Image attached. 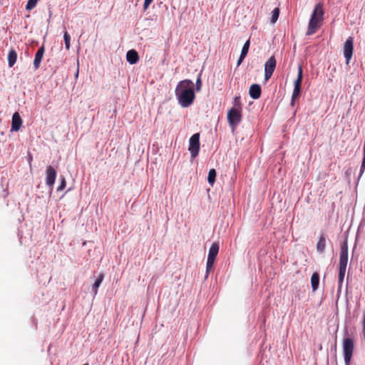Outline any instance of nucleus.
<instances>
[{
  "mask_svg": "<svg viewBox=\"0 0 365 365\" xmlns=\"http://www.w3.org/2000/svg\"><path fill=\"white\" fill-rule=\"evenodd\" d=\"M215 259H212V258H208V257H207V264L208 266H210V265L213 266L214 262H215Z\"/></svg>",
  "mask_w": 365,
  "mask_h": 365,
  "instance_id": "7c9ffc66",
  "label": "nucleus"
},
{
  "mask_svg": "<svg viewBox=\"0 0 365 365\" xmlns=\"http://www.w3.org/2000/svg\"><path fill=\"white\" fill-rule=\"evenodd\" d=\"M362 332L364 337L365 339V312L364 313L363 320H362Z\"/></svg>",
  "mask_w": 365,
  "mask_h": 365,
  "instance_id": "c756f323",
  "label": "nucleus"
},
{
  "mask_svg": "<svg viewBox=\"0 0 365 365\" xmlns=\"http://www.w3.org/2000/svg\"><path fill=\"white\" fill-rule=\"evenodd\" d=\"M348 263V244L344 241L340 247L339 264V287H341L344 279L346 266Z\"/></svg>",
  "mask_w": 365,
  "mask_h": 365,
  "instance_id": "7ed1b4c3",
  "label": "nucleus"
},
{
  "mask_svg": "<svg viewBox=\"0 0 365 365\" xmlns=\"http://www.w3.org/2000/svg\"><path fill=\"white\" fill-rule=\"evenodd\" d=\"M126 59L127 61L129 62L130 64L136 63L139 60V56L138 52L133 49L128 51L126 54Z\"/></svg>",
  "mask_w": 365,
  "mask_h": 365,
  "instance_id": "4468645a",
  "label": "nucleus"
},
{
  "mask_svg": "<svg viewBox=\"0 0 365 365\" xmlns=\"http://www.w3.org/2000/svg\"><path fill=\"white\" fill-rule=\"evenodd\" d=\"M212 267L213 266H212V265L208 266L207 264H206V273H207L206 276H205L206 278L207 277V275H208L210 271L212 269Z\"/></svg>",
  "mask_w": 365,
  "mask_h": 365,
  "instance_id": "2f4dec72",
  "label": "nucleus"
},
{
  "mask_svg": "<svg viewBox=\"0 0 365 365\" xmlns=\"http://www.w3.org/2000/svg\"><path fill=\"white\" fill-rule=\"evenodd\" d=\"M277 66V61L274 56H271L264 64V81H267L272 77Z\"/></svg>",
  "mask_w": 365,
  "mask_h": 365,
  "instance_id": "6e6552de",
  "label": "nucleus"
},
{
  "mask_svg": "<svg viewBox=\"0 0 365 365\" xmlns=\"http://www.w3.org/2000/svg\"><path fill=\"white\" fill-rule=\"evenodd\" d=\"M22 124L21 118L18 112H15L12 116L11 130L17 131L20 129Z\"/></svg>",
  "mask_w": 365,
  "mask_h": 365,
  "instance_id": "9d476101",
  "label": "nucleus"
},
{
  "mask_svg": "<svg viewBox=\"0 0 365 365\" xmlns=\"http://www.w3.org/2000/svg\"><path fill=\"white\" fill-rule=\"evenodd\" d=\"M36 4L37 0H29L26 6V10L33 9L36 6Z\"/></svg>",
  "mask_w": 365,
  "mask_h": 365,
  "instance_id": "bb28decb",
  "label": "nucleus"
},
{
  "mask_svg": "<svg viewBox=\"0 0 365 365\" xmlns=\"http://www.w3.org/2000/svg\"><path fill=\"white\" fill-rule=\"evenodd\" d=\"M201 87H202V81H201L200 76H199L196 81V90L200 91L201 89Z\"/></svg>",
  "mask_w": 365,
  "mask_h": 365,
  "instance_id": "cd10ccee",
  "label": "nucleus"
},
{
  "mask_svg": "<svg viewBox=\"0 0 365 365\" xmlns=\"http://www.w3.org/2000/svg\"><path fill=\"white\" fill-rule=\"evenodd\" d=\"M45 51V48L43 46H41L37 51L35 55L34 61V67L36 70L39 68L41 60L43 56V53Z\"/></svg>",
  "mask_w": 365,
  "mask_h": 365,
  "instance_id": "9b49d317",
  "label": "nucleus"
},
{
  "mask_svg": "<svg viewBox=\"0 0 365 365\" xmlns=\"http://www.w3.org/2000/svg\"><path fill=\"white\" fill-rule=\"evenodd\" d=\"M219 252V245L216 242L212 244L208 253V258L215 259L216 258Z\"/></svg>",
  "mask_w": 365,
  "mask_h": 365,
  "instance_id": "dca6fc26",
  "label": "nucleus"
},
{
  "mask_svg": "<svg viewBox=\"0 0 365 365\" xmlns=\"http://www.w3.org/2000/svg\"><path fill=\"white\" fill-rule=\"evenodd\" d=\"M63 38H64V41H65V46H66V48L67 50H68L70 48V40H71V37H70V35L68 34L67 31H66L64 33V35H63Z\"/></svg>",
  "mask_w": 365,
  "mask_h": 365,
  "instance_id": "393cba45",
  "label": "nucleus"
},
{
  "mask_svg": "<svg viewBox=\"0 0 365 365\" xmlns=\"http://www.w3.org/2000/svg\"><path fill=\"white\" fill-rule=\"evenodd\" d=\"M233 105H234V106L232 108L242 110V105L240 96H235L234 98Z\"/></svg>",
  "mask_w": 365,
  "mask_h": 365,
  "instance_id": "5701e85b",
  "label": "nucleus"
},
{
  "mask_svg": "<svg viewBox=\"0 0 365 365\" xmlns=\"http://www.w3.org/2000/svg\"><path fill=\"white\" fill-rule=\"evenodd\" d=\"M216 171L215 169H210L208 173L207 181L210 185H213L215 181Z\"/></svg>",
  "mask_w": 365,
  "mask_h": 365,
  "instance_id": "4be33fe9",
  "label": "nucleus"
},
{
  "mask_svg": "<svg viewBox=\"0 0 365 365\" xmlns=\"http://www.w3.org/2000/svg\"><path fill=\"white\" fill-rule=\"evenodd\" d=\"M326 247V237L324 234H322L319 237V241L317 244V251L322 254L324 252Z\"/></svg>",
  "mask_w": 365,
  "mask_h": 365,
  "instance_id": "2eb2a0df",
  "label": "nucleus"
},
{
  "mask_svg": "<svg viewBox=\"0 0 365 365\" xmlns=\"http://www.w3.org/2000/svg\"><path fill=\"white\" fill-rule=\"evenodd\" d=\"M354 52V38L353 37H349L343 46V53L346 58V64L349 65L350 60L352 58Z\"/></svg>",
  "mask_w": 365,
  "mask_h": 365,
  "instance_id": "0eeeda50",
  "label": "nucleus"
},
{
  "mask_svg": "<svg viewBox=\"0 0 365 365\" xmlns=\"http://www.w3.org/2000/svg\"><path fill=\"white\" fill-rule=\"evenodd\" d=\"M303 78V73L302 66L298 68L297 78L294 81V86L301 87Z\"/></svg>",
  "mask_w": 365,
  "mask_h": 365,
  "instance_id": "aec40b11",
  "label": "nucleus"
},
{
  "mask_svg": "<svg viewBox=\"0 0 365 365\" xmlns=\"http://www.w3.org/2000/svg\"><path fill=\"white\" fill-rule=\"evenodd\" d=\"M227 120L232 130H235L242 120V110L231 108L227 113Z\"/></svg>",
  "mask_w": 365,
  "mask_h": 365,
  "instance_id": "39448f33",
  "label": "nucleus"
},
{
  "mask_svg": "<svg viewBox=\"0 0 365 365\" xmlns=\"http://www.w3.org/2000/svg\"><path fill=\"white\" fill-rule=\"evenodd\" d=\"M300 92H301V87H297V86L294 87L292 96V102H291V104L292 106L294 105V101L299 97Z\"/></svg>",
  "mask_w": 365,
  "mask_h": 365,
  "instance_id": "412c9836",
  "label": "nucleus"
},
{
  "mask_svg": "<svg viewBox=\"0 0 365 365\" xmlns=\"http://www.w3.org/2000/svg\"><path fill=\"white\" fill-rule=\"evenodd\" d=\"M56 178V171L51 165L48 166L46 170V183L50 187H53Z\"/></svg>",
  "mask_w": 365,
  "mask_h": 365,
  "instance_id": "1a4fd4ad",
  "label": "nucleus"
},
{
  "mask_svg": "<svg viewBox=\"0 0 365 365\" xmlns=\"http://www.w3.org/2000/svg\"><path fill=\"white\" fill-rule=\"evenodd\" d=\"M175 93L179 104L183 108L189 107L195 98L193 82L189 79L180 81Z\"/></svg>",
  "mask_w": 365,
  "mask_h": 365,
  "instance_id": "f257e3e1",
  "label": "nucleus"
},
{
  "mask_svg": "<svg viewBox=\"0 0 365 365\" xmlns=\"http://www.w3.org/2000/svg\"><path fill=\"white\" fill-rule=\"evenodd\" d=\"M250 39H248L245 43L243 47L242 48L241 54H240V58L237 63V66H239L242 63V62L243 61V60L245 59L246 56L247 55V53H248V51L250 48Z\"/></svg>",
  "mask_w": 365,
  "mask_h": 365,
  "instance_id": "ddd939ff",
  "label": "nucleus"
},
{
  "mask_svg": "<svg viewBox=\"0 0 365 365\" xmlns=\"http://www.w3.org/2000/svg\"><path fill=\"white\" fill-rule=\"evenodd\" d=\"M103 278H104L103 274L101 273L99 274L98 277L97 278V279L96 280V282H94V284H93L92 289H93L95 295L97 294L98 289L100 287L101 284L102 283Z\"/></svg>",
  "mask_w": 365,
  "mask_h": 365,
  "instance_id": "6ab92c4d",
  "label": "nucleus"
},
{
  "mask_svg": "<svg viewBox=\"0 0 365 365\" xmlns=\"http://www.w3.org/2000/svg\"><path fill=\"white\" fill-rule=\"evenodd\" d=\"M324 16V9L322 3L317 4L311 16V19L309 22L307 35L311 36L317 32V31L321 27L323 22Z\"/></svg>",
  "mask_w": 365,
  "mask_h": 365,
  "instance_id": "f03ea898",
  "label": "nucleus"
},
{
  "mask_svg": "<svg viewBox=\"0 0 365 365\" xmlns=\"http://www.w3.org/2000/svg\"><path fill=\"white\" fill-rule=\"evenodd\" d=\"M17 60V53L14 49H11L8 53V63L9 67H12Z\"/></svg>",
  "mask_w": 365,
  "mask_h": 365,
  "instance_id": "f3484780",
  "label": "nucleus"
},
{
  "mask_svg": "<svg viewBox=\"0 0 365 365\" xmlns=\"http://www.w3.org/2000/svg\"><path fill=\"white\" fill-rule=\"evenodd\" d=\"M343 351L346 365H349L354 351V341L351 338H345L343 341Z\"/></svg>",
  "mask_w": 365,
  "mask_h": 365,
  "instance_id": "20e7f679",
  "label": "nucleus"
},
{
  "mask_svg": "<svg viewBox=\"0 0 365 365\" xmlns=\"http://www.w3.org/2000/svg\"><path fill=\"white\" fill-rule=\"evenodd\" d=\"M279 9L275 8L272 12V17H271V23L272 24H274L277 21V19L279 18Z\"/></svg>",
  "mask_w": 365,
  "mask_h": 365,
  "instance_id": "b1692460",
  "label": "nucleus"
},
{
  "mask_svg": "<svg viewBox=\"0 0 365 365\" xmlns=\"http://www.w3.org/2000/svg\"><path fill=\"white\" fill-rule=\"evenodd\" d=\"M189 151L192 158H195L200 150V133H195L191 136L189 140Z\"/></svg>",
  "mask_w": 365,
  "mask_h": 365,
  "instance_id": "423d86ee",
  "label": "nucleus"
},
{
  "mask_svg": "<svg viewBox=\"0 0 365 365\" xmlns=\"http://www.w3.org/2000/svg\"><path fill=\"white\" fill-rule=\"evenodd\" d=\"M61 183L60 185L57 187V191H62L65 189L66 186V180L63 176L60 177Z\"/></svg>",
  "mask_w": 365,
  "mask_h": 365,
  "instance_id": "a878e982",
  "label": "nucleus"
},
{
  "mask_svg": "<svg viewBox=\"0 0 365 365\" xmlns=\"http://www.w3.org/2000/svg\"><path fill=\"white\" fill-rule=\"evenodd\" d=\"M261 87L259 84L255 83L251 85L250 90H249V94L250 97L253 99H258L261 96Z\"/></svg>",
  "mask_w": 365,
  "mask_h": 365,
  "instance_id": "f8f14e48",
  "label": "nucleus"
},
{
  "mask_svg": "<svg viewBox=\"0 0 365 365\" xmlns=\"http://www.w3.org/2000/svg\"><path fill=\"white\" fill-rule=\"evenodd\" d=\"M319 275L317 272L312 274L311 277V284L313 291H316L319 287Z\"/></svg>",
  "mask_w": 365,
  "mask_h": 365,
  "instance_id": "a211bd4d",
  "label": "nucleus"
},
{
  "mask_svg": "<svg viewBox=\"0 0 365 365\" xmlns=\"http://www.w3.org/2000/svg\"><path fill=\"white\" fill-rule=\"evenodd\" d=\"M153 0H145L143 4V9L146 11Z\"/></svg>",
  "mask_w": 365,
  "mask_h": 365,
  "instance_id": "c85d7f7f",
  "label": "nucleus"
}]
</instances>
